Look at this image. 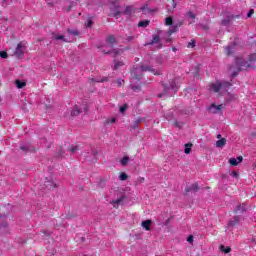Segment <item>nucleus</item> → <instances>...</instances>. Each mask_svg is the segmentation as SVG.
I'll return each instance as SVG.
<instances>
[{"instance_id": "45", "label": "nucleus", "mask_w": 256, "mask_h": 256, "mask_svg": "<svg viewBox=\"0 0 256 256\" xmlns=\"http://www.w3.org/2000/svg\"><path fill=\"white\" fill-rule=\"evenodd\" d=\"M119 15V12H116L113 14L114 17H117Z\"/></svg>"}, {"instance_id": "44", "label": "nucleus", "mask_w": 256, "mask_h": 256, "mask_svg": "<svg viewBox=\"0 0 256 256\" xmlns=\"http://www.w3.org/2000/svg\"><path fill=\"white\" fill-rule=\"evenodd\" d=\"M132 89L134 90V91H137V89H139L138 87H135V86H132Z\"/></svg>"}, {"instance_id": "16", "label": "nucleus", "mask_w": 256, "mask_h": 256, "mask_svg": "<svg viewBox=\"0 0 256 256\" xmlns=\"http://www.w3.org/2000/svg\"><path fill=\"white\" fill-rule=\"evenodd\" d=\"M192 147H193V144H191V143L185 144L184 153H186V155H189V153H191Z\"/></svg>"}, {"instance_id": "12", "label": "nucleus", "mask_w": 256, "mask_h": 256, "mask_svg": "<svg viewBox=\"0 0 256 256\" xmlns=\"http://www.w3.org/2000/svg\"><path fill=\"white\" fill-rule=\"evenodd\" d=\"M15 85L18 89H23V87L27 86V82L21 81V80H16Z\"/></svg>"}, {"instance_id": "30", "label": "nucleus", "mask_w": 256, "mask_h": 256, "mask_svg": "<svg viewBox=\"0 0 256 256\" xmlns=\"http://www.w3.org/2000/svg\"><path fill=\"white\" fill-rule=\"evenodd\" d=\"M159 41H160L159 36H154L152 39V44L159 43Z\"/></svg>"}, {"instance_id": "31", "label": "nucleus", "mask_w": 256, "mask_h": 256, "mask_svg": "<svg viewBox=\"0 0 256 256\" xmlns=\"http://www.w3.org/2000/svg\"><path fill=\"white\" fill-rule=\"evenodd\" d=\"M187 15H188V17H189L190 19H192V20L194 21V19H195V14H193V12L189 11V12L187 13Z\"/></svg>"}, {"instance_id": "15", "label": "nucleus", "mask_w": 256, "mask_h": 256, "mask_svg": "<svg viewBox=\"0 0 256 256\" xmlns=\"http://www.w3.org/2000/svg\"><path fill=\"white\" fill-rule=\"evenodd\" d=\"M187 193H189V191H199V184L198 183H194L191 185V187L186 188Z\"/></svg>"}, {"instance_id": "9", "label": "nucleus", "mask_w": 256, "mask_h": 256, "mask_svg": "<svg viewBox=\"0 0 256 256\" xmlns=\"http://www.w3.org/2000/svg\"><path fill=\"white\" fill-rule=\"evenodd\" d=\"M151 225H153V221L146 220L142 222V227L146 229V231H151Z\"/></svg>"}, {"instance_id": "8", "label": "nucleus", "mask_w": 256, "mask_h": 256, "mask_svg": "<svg viewBox=\"0 0 256 256\" xmlns=\"http://www.w3.org/2000/svg\"><path fill=\"white\" fill-rule=\"evenodd\" d=\"M52 39H54L55 41H64V43H67L68 41L67 39H65V36L56 33L52 34Z\"/></svg>"}, {"instance_id": "38", "label": "nucleus", "mask_w": 256, "mask_h": 256, "mask_svg": "<svg viewBox=\"0 0 256 256\" xmlns=\"http://www.w3.org/2000/svg\"><path fill=\"white\" fill-rule=\"evenodd\" d=\"M91 25H93V21L89 20V21L86 23V27H91Z\"/></svg>"}, {"instance_id": "28", "label": "nucleus", "mask_w": 256, "mask_h": 256, "mask_svg": "<svg viewBox=\"0 0 256 256\" xmlns=\"http://www.w3.org/2000/svg\"><path fill=\"white\" fill-rule=\"evenodd\" d=\"M137 184L145 183V178L144 177H138L136 180Z\"/></svg>"}, {"instance_id": "37", "label": "nucleus", "mask_w": 256, "mask_h": 256, "mask_svg": "<svg viewBox=\"0 0 256 256\" xmlns=\"http://www.w3.org/2000/svg\"><path fill=\"white\" fill-rule=\"evenodd\" d=\"M7 227V222H4L3 224H0V229H5Z\"/></svg>"}, {"instance_id": "18", "label": "nucleus", "mask_w": 256, "mask_h": 256, "mask_svg": "<svg viewBox=\"0 0 256 256\" xmlns=\"http://www.w3.org/2000/svg\"><path fill=\"white\" fill-rule=\"evenodd\" d=\"M128 163H129V156H125V157H123V158L121 159V165H122L123 167H126V165H128Z\"/></svg>"}, {"instance_id": "46", "label": "nucleus", "mask_w": 256, "mask_h": 256, "mask_svg": "<svg viewBox=\"0 0 256 256\" xmlns=\"http://www.w3.org/2000/svg\"><path fill=\"white\" fill-rule=\"evenodd\" d=\"M217 139H221V134H218V135H217Z\"/></svg>"}, {"instance_id": "36", "label": "nucleus", "mask_w": 256, "mask_h": 256, "mask_svg": "<svg viewBox=\"0 0 256 256\" xmlns=\"http://www.w3.org/2000/svg\"><path fill=\"white\" fill-rule=\"evenodd\" d=\"M253 13H255V10L251 9V10L248 12L247 17H251V16L253 15Z\"/></svg>"}, {"instance_id": "27", "label": "nucleus", "mask_w": 256, "mask_h": 256, "mask_svg": "<svg viewBox=\"0 0 256 256\" xmlns=\"http://www.w3.org/2000/svg\"><path fill=\"white\" fill-rule=\"evenodd\" d=\"M67 31H68V33L70 35H79V31L78 30H71V29L68 28Z\"/></svg>"}, {"instance_id": "34", "label": "nucleus", "mask_w": 256, "mask_h": 256, "mask_svg": "<svg viewBox=\"0 0 256 256\" xmlns=\"http://www.w3.org/2000/svg\"><path fill=\"white\" fill-rule=\"evenodd\" d=\"M77 149H78L77 146H72V147L70 148V151H71L72 153H75V151H77Z\"/></svg>"}, {"instance_id": "48", "label": "nucleus", "mask_w": 256, "mask_h": 256, "mask_svg": "<svg viewBox=\"0 0 256 256\" xmlns=\"http://www.w3.org/2000/svg\"><path fill=\"white\" fill-rule=\"evenodd\" d=\"M173 5H174V7H175V5H176V4H175V1H173Z\"/></svg>"}, {"instance_id": "1", "label": "nucleus", "mask_w": 256, "mask_h": 256, "mask_svg": "<svg viewBox=\"0 0 256 256\" xmlns=\"http://www.w3.org/2000/svg\"><path fill=\"white\" fill-rule=\"evenodd\" d=\"M229 87H231L230 82H216L210 85V91H213L214 93H219V91L225 93L228 91Z\"/></svg>"}, {"instance_id": "7", "label": "nucleus", "mask_w": 256, "mask_h": 256, "mask_svg": "<svg viewBox=\"0 0 256 256\" xmlns=\"http://www.w3.org/2000/svg\"><path fill=\"white\" fill-rule=\"evenodd\" d=\"M181 25H183L182 21H179L177 23H174L172 26H170L169 28V33H177V31H179V27H181Z\"/></svg>"}, {"instance_id": "49", "label": "nucleus", "mask_w": 256, "mask_h": 256, "mask_svg": "<svg viewBox=\"0 0 256 256\" xmlns=\"http://www.w3.org/2000/svg\"><path fill=\"white\" fill-rule=\"evenodd\" d=\"M171 88L173 89V85H171Z\"/></svg>"}, {"instance_id": "29", "label": "nucleus", "mask_w": 256, "mask_h": 256, "mask_svg": "<svg viewBox=\"0 0 256 256\" xmlns=\"http://www.w3.org/2000/svg\"><path fill=\"white\" fill-rule=\"evenodd\" d=\"M0 57H1L2 59H7V57H8L7 52L1 51V52H0Z\"/></svg>"}, {"instance_id": "14", "label": "nucleus", "mask_w": 256, "mask_h": 256, "mask_svg": "<svg viewBox=\"0 0 256 256\" xmlns=\"http://www.w3.org/2000/svg\"><path fill=\"white\" fill-rule=\"evenodd\" d=\"M247 207L245 206V204H240L236 207L235 209V213H243L244 211H246Z\"/></svg>"}, {"instance_id": "17", "label": "nucleus", "mask_w": 256, "mask_h": 256, "mask_svg": "<svg viewBox=\"0 0 256 256\" xmlns=\"http://www.w3.org/2000/svg\"><path fill=\"white\" fill-rule=\"evenodd\" d=\"M129 109V105L128 104H124L122 106H120L119 108V113H121L122 115L125 114V111H127Z\"/></svg>"}, {"instance_id": "41", "label": "nucleus", "mask_w": 256, "mask_h": 256, "mask_svg": "<svg viewBox=\"0 0 256 256\" xmlns=\"http://www.w3.org/2000/svg\"><path fill=\"white\" fill-rule=\"evenodd\" d=\"M232 175H233V177H239V173H237L236 171H233Z\"/></svg>"}, {"instance_id": "24", "label": "nucleus", "mask_w": 256, "mask_h": 256, "mask_svg": "<svg viewBox=\"0 0 256 256\" xmlns=\"http://www.w3.org/2000/svg\"><path fill=\"white\" fill-rule=\"evenodd\" d=\"M123 65H124V63H123V61H115L114 62V69H117V68H119V67H123Z\"/></svg>"}, {"instance_id": "33", "label": "nucleus", "mask_w": 256, "mask_h": 256, "mask_svg": "<svg viewBox=\"0 0 256 256\" xmlns=\"http://www.w3.org/2000/svg\"><path fill=\"white\" fill-rule=\"evenodd\" d=\"M105 81H109V78L104 77L102 80H98V83H105Z\"/></svg>"}, {"instance_id": "25", "label": "nucleus", "mask_w": 256, "mask_h": 256, "mask_svg": "<svg viewBox=\"0 0 256 256\" xmlns=\"http://www.w3.org/2000/svg\"><path fill=\"white\" fill-rule=\"evenodd\" d=\"M165 25H173V18L172 17H167L165 19Z\"/></svg>"}, {"instance_id": "40", "label": "nucleus", "mask_w": 256, "mask_h": 256, "mask_svg": "<svg viewBox=\"0 0 256 256\" xmlns=\"http://www.w3.org/2000/svg\"><path fill=\"white\" fill-rule=\"evenodd\" d=\"M22 151H28L29 148L27 146H21Z\"/></svg>"}, {"instance_id": "22", "label": "nucleus", "mask_w": 256, "mask_h": 256, "mask_svg": "<svg viewBox=\"0 0 256 256\" xmlns=\"http://www.w3.org/2000/svg\"><path fill=\"white\" fill-rule=\"evenodd\" d=\"M113 123H117V118H108L106 120V125H112Z\"/></svg>"}, {"instance_id": "2", "label": "nucleus", "mask_w": 256, "mask_h": 256, "mask_svg": "<svg viewBox=\"0 0 256 256\" xmlns=\"http://www.w3.org/2000/svg\"><path fill=\"white\" fill-rule=\"evenodd\" d=\"M115 43H117V39H115V36H108L106 39V47H109V49L107 51L102 50L103 53H111L112 55H119V51L117 50H111L113 49V45H115Z\"/></svg>"}, {"instance_id": "5", "label": "nucleus", "mask_w": 256, "mask_h": 256, "mask_svg": "<svg viewBox=\"0 0 256 256\" xmlns=\"http://www.w3.org/2000/svg\"><path fill=\"white\" fill-rule=\"evenodd\" d=\"M229 163L230 165H232V167H237L239 163H243V156H239L237 158H230Z\"/></svg>"}, {"instance_id": "21", "label": "nucleus", "mask_w": 256, "mask_h": 256, "mask_svg": "<svg viewBox=\"0 0 256 256\" xmlns=\"http://www.w3.org/2000/svg\"><path fill=\"white\" fill-rule=\"evenodd\" d=\"M149 25V20H143L138 23V27H147Z\"/></svg>"}, {"instance_id": "42", "label": "nucleus", "mask_w": 256, "mask_h": 256, "mask_svg": "<svg viewBox=\"0 0 256 256\" xmlns=\"http://www.w3.org/2000/svg\"><path fill=\"white\" fill-rule=\"evenodd\" d=\"M113 203L118 205V203H121V199H117Z\"/></svg>"}, {"instance_id": "19", "label": "nucleus", "mask_w": 256, "mask_h": 256, "mask_svg": "<svg viewBox=\"0 0 256 256\" xmlns=\"http://www.w3.org/2000/svg\"><path fill=\"white\" fill-rule=\"evenodd\" d=\"M220 251H222V253H231V247H225L224 245H221Z\"/></svg>"}, {"instance_id": "20", "label": "nucleus", "mask_w": 256, "mask_h": 256, "mask_svg": "<svg viewBox=\"0 0 256 256\" xmlns=\"http://www.w3.org/2000/svg\"><path fill=\"white\" fill-rule=\"evenodd\" d=\"M120 181H127L129 179V176H127V173L122 172L119 176Z\"/></svg>"}, {"instance_id": "23", "label": "nucleus", "mask_w": 256, "mask_h": 256, "mask_svg": "<svg viewBox=\"0 0 256 256\" xmlns=\"http://www.w3.org/2000/svg\"><path fill=\"white\" fill-rule=\"evenodd\" d=\"M46 187H48L49 189H57V184L53 182H47Z\"/></svg>"}, {"instance_id": "4", "label": "nucleus", "mask_w": 256, "mask_h": 256, "mask_svg": "<svg viewBox=\"0 0 256 256\" xmlns=\"http://www.w3.org/2000/svg\"><path fill=\"white\" fill-rule=\"evenodd\" d=\"M139 71H150V73H154V75H161L159 72H155V69H153L151 66L142 65L139 68L136 69V72L139 73Z\"/></svg>"}, {"instance_id": "11", "label": "nucleus", "mask_w": 256, "mask_h": 256, "mask_svg": "<svg viewBox=\"0 0 256 256\" xmlns=\"http://www.w3.org/2000/svg\"><path fill=\"white\" fill-rule=\"evenodd\" d=\"M229 227H235V225H239V216H235L233 217L229 223H228Z\"/></svg>"}, {"instance_id": "3", "label": "nucleus", "mask_w": 256, "mask_h": 256, "mask_svg": "<svg viewBox=\"0 0 256 256\" xmlns=\"http://www.w3.org/2000/svg\"><path fill=\"white\" fill-rule=\"evenodd\" d=\"M15 55L18 57V59H21L25 55V44L23 42H20L15 50Z\"/></svg>"}, {"instance_id": "47", "label": "nucleus", "mask_w": 256, "mask_h": 256, "mask_svg": "<svg viewBox=\"0 0 256 256\" xmlns=\"http://www.w3.org/2000/svg\"><path fill=\"white\" fill-rule=\"evenodd\" d=\"M158 97H160V98L163 97V94H159Z\"/></svg>"}, {"instance_id": "10", "label": "nucleus", "mask_w": 256, "mask_h": 256, "mask_svg": "<svg viewBox=\"0 0 256 256\" xmlns=\"http://www.w3.org/2000/svg\"><path fill=\"white\" fill-rule=\"evenodd\" d=\"M82 111L79 109V106H74L71 111L72 117H77V115H81Z\"/></svg>"}, {"instance_id": "26", "label": "nucleus", "mask_w": 256, "mask_h": 256, "mask_svg": "<svg viewBox=\"0 0 256 256\" xmlns=\"http://www.w3.org/2000/svg\"><path fill=\"white\" fill-rule=\"evenodd\" d=\"M116 83H117L118 87H123V85H125V80L118 79V80H116Z\"/></svg>"}, {"instance_id": "35", "label": "nucleus", "mask_w": 256, "mask_h": 256, "mask_svg": "<svg viewBox=\"0 0 256 256\" xmlns=\"http://www.w3.org/2000/svg\"><path fill=\"white\" fill-rule=\"evenodd\" d=\"M187 241H188V243H193V235H190V236L187 238Z\"/></svg>"}, {"instance_id": "39", "label": "nucleus", "mask_w": 256, "mask_h": 256, "mask_svg": "<svg viewBox=\"0 0 256 256\" xmlns=\"http://www.w3.org/2000/svg\"><path fill=\"white\" fill-rule=\"evenodd\" d=\"M231 49H232L231 46H228V47H227V50H228V51H227V55H231V53H232V52H231Z\"/></svg>"}, {"instance_id": "6", "label": "nucleus", "mask_w": 256, "mask_h": 256, "mask_svg": "<svg viewBox=\"0 0 256 256\" xmlns=\"http://www.w3.org/2000/svg\"><path fill=\"white\" fill-rule=\"evenodd\" d=\"M221 109H223V104H219V105L211 104L209 107L210 113H214V114L219 113Z\"/></svg>"}, {"instance_id": "43", "label": "nucleus", "mask_w": 256, "mask_h": 256, "mask_svg": "<svg viewBox=\"0 0 256 256\" xmlns=\"http://www.w3.org/2000/svg\"><path fill=\"white\" fill-rule=\"evenodd\" d=\"M145 9H147V5H144V7L141 8L142 11H145Z\"/></svg>"}, {"instance_id": "13", "label": "nucleus", "mask_w": 256, "mask_h": 256, "mask_svg": "<svg viewBox=\"0 0 256 256\" xmlns=\"http://www.w3.org/2000/svg\"><path fill=\"white\" fill-rule=\"evenodd\" d=\"M225 145H227V139H225V138H222V139L216 141V147L221 148V147H225Z\"/></svg>"}, {"instance_id": "32", "label": "nucleus", "mask_w": 256, "mask_h": 256, "mask_svg": "<svg viewBox=\"0 0 256 256\" xmlns=\"http://www.w3.org/2000/svg\"><path fill=\"white\" fill-rule=\"evenodd\" d=\"M188 48H191V47H195V42L194 40H192L191 42L188 43L187 45Z\"/></svg>"}]
</instances>
